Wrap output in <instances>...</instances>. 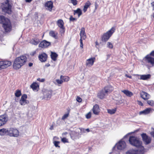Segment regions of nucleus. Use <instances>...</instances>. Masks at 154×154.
<instances>
[{
  "mask_svg": "<svg viewBox=\"0 0 154 154\" xmlns=\"http://www.w3.org/2000/svg\"><path fill=\"white\" fill-rule=\"evenodd\" d=\"M151 4L152 7L154 8V1L151 3Z\"/></svg>",
  "mask_w": 154,
  "mask_h": 154,
  "instance_id": "052dcab7",
  "label": "nucleus"
},
{
  "mask_svg": "<svg viewBox=\"0 0 154 154\" xmlns=\"http://www.w3.org/2000/svg\"><path fill=\"white\" fill-rule=\"evenodd\" d=\"M150 55L154 57V51H152L150 53Z\"/></svg>",
  "mask_w": 154,
  "mask_h": 154,
  "instance_id": "13d9d810",
  "label": "nucleus"
},
{
  "mask_svg": "<svg viewBox=\"0 0 154 154\" xmlns=\"http://www.w3.org/2000/svg\"><path fill=\"white\" fill-rule=\"evenodd\" d=\"M57 24L60 28L64 27V23L62 20L60 19L58 20L57 22Z\"/></svg>",
  "mask_w": 154,
  "mask_h": 154,
  "instance_id": "c85d7f7f",
  "label": "nucleus"
},
{
  "mask_svg": "<svg viewBox=\"0 0 154 154\" xmlns=\"http://www.w3.org/2000/svg\"><path fill=\"white\" fill-rule=\"evenodd\" d=\"M40 42V41L39 39L35 38L31 40L30 41V43L32 45H36Z\"/></svg>",
  "mask_w": 154,
  "mask_h": 154,
  "instance_id": "bb28decb",
  "label": "nucleus"
},
{
  "mask_svg": "<svg viewBox=\"0 0 154 154\" xmlns=\"http://www.w3.org/2000/svg\"><path fill=\"white\" fill-rule=\"evenodd\" d=\"M95 9H97V8L98 7V5L96 2H95Z\"/></svg>",
  "mask_w": 154,
  "mask_h": 154,
  "instance_id": "6e6d98bb",
  "label": "nucleus"
},
{
  "mask_svg": "<svg viewBox=\"0 0 154 154\" xmlns=\"http://www.w3.org/2000/svg\"><path fill=\"white\" fill-rule=\"evenodd\" d=\"M125 76L130 79H131L132 78V77L131 76L128 75L127 74H125Z\"/></svg>",
  "mask_w": 154,
  "mask_h": 154,
  "instance_id": "4d7b16f0",
  "label": "nucleus"
},
{
  "mask_svg": "<svg viewBox=\"0 0 154 154\" xmlns=\"http://www.w3.org/2000/svg\"><path fill=\"white\" fill-rule=\"evenodd\" d=\"M65 31V28L64 27H60V32L61 36L64 35Z\"/></svg>",
  "mask_w": 154,
  "mask_h": 154,
  "instance_id": "4c0bfd02",
  "label": "nucleus"
},
{
  "mask_svg": "<svg viewBox=\"0 0 154 154\" xmlns=\"http://www.w3.org/2000/svg\"><path fill=\"white\" fill-rule=\"evenodd\" d=\"M74 134H77V133H76V132H75V131H73L72 132V134H71V137H74L75 138L77 137V135H75V136H73V135Z\"/></svg>",
  "mask_w": 154,
  "mask_h": 154,
  "instance_id": "a18cd8bd",
  "label": "nucleus"
},
{
  "mask_svg": "<svg viewBox=\"0 0 154 154\" xmlns=\"http://www.w3.org/2000/svg\"><path fill=\"white\" fill-rule=\"evenodd\" d=\"M52 91L51 90H46L44 93V96L48 100L50 99L52 95Z\"/></svg>",
  "mask_w": 154,
  "mask_h": 154,
  "instance_id": "4468645a",
  "label": "nucleus"
},
{
  "mask_svg": "<svg viewBox=\"0 0 154 154\" xmlns=\"http://www.w3.org/2000/svg\"><path fill=\"white\" fill-rule=\"evenodd\" d=\"M129 141L131 145L138 148L139 151L141 152L143 151L144 148L142 146V142L138 138L135 136H131L129 137Z\"/></svg>",
  "mask_w": 154,
  "mask_h": 154,
  "instance_id": "f03ea898",
  "label": "nucleus"
},
{
  "mask_svg": "<svg viewBox=\"0 0 154 154\" xmlns=\"http://www.w3.org/2000/svg\"><path fill=\"white\" fill-rule=\"evenodd\" d=\"M51 45V42L44 40L41 42L39 45V47L42 48H46Z\"/></svg>",
  "mask_w": 154,
  "mask_h": 154,
  "instance_id": "9b49d317",
  "label": "nucleus"
},
{
  "mask_svg": "<svg viewBox=\"0 0 154 154\" xmlns=\"http://www.w3.org/2000/svg\"><path fill=\"white\" fill-rule=\"evenodd\" d=\"M2 61H0V69H3V68H2L3 65L2 64Z\"/></svg>",
  "mask_w": 154,
  "mask_h": 154,
  "instance_id": "864d4df0",
  "label": "nucleus"
},
{
  "mask_svg": "<svg viewBox=\"0 0 154 154\" xmlns=\"http://www.w3.org/2000/svg\"><path fill=\"white\" fill-rule=\"evenodd\" d=\"M53 129V126L52 125L51 126L50 128V130H52Z\"/></svg>",
  "mask_w": 154,
  "mask_h": 154,
  "instance_id": "338daca9",
  "label": "nucleus"
},
{
  "mask_svg": "<svg viewBox=\"0 0 154 154\" xmlns=\"http://www.w3.org/2000/svg\"><path fill=\"white\" fill-rule=\"evenodd\" d=\"M93 113L96 115H98L100 112V109L97 104L95 105L93 108Z\"/></svg>",
  "mask_w": 154,
  "mask_h": 154,
  "instance_id": "ddd939ff",
  "label": "nucleus"
},
{
  "mask_svg": "<svg viewBox=\"0 0 154 154\" xmlns=\"http://www.w3.org/2000/svg\"><path fill=\"white\" fill-rule=\"evenodd\" d=\"M107 96V94H105V92L103 89L99 92L97 94L98 97L101 99H103Z\"/></svg>",
  "mask_w": 154,
  "mask_h": 154,
  "instance_id": "dca6fc26",
  "label": "nucleus"
},
{
  "mask_svg": "<svg viewBox=\"0 0 154 154\" xmlns=\"http://www.w3.org/2000/svg\"><path fill=\"white\" fill-rule=\"evenodd\" d=\"M82 40H83L82 38H80V44H83L82 43Z\"/></svg>",
  "mask_w": 154,
  "mask_h": 154,
  "instance_id": "680f3d73",
  "label": "nucleus"
},
{
  "mask_svg": "<svg viewBox=\"0 0 154 154\" xmlns=\"http://www.w3.org/2000/svg\"><path fill=\"white\" fill-rule=\"evenodd\" d=\"M0 23L3 24V26L6 32L10 31L11 28L9 20L2 15L0 16Z\"/></svg>",
  "mask_w": 154,
  "mask_h": 154,
  "instance_id": "7ed1b4c3",
  "label": "nucleus"
},
{
  "mask_svg": "<svg viewBox=\"0 0 154 154\" xmlns=\"http://www.w3.org/2000/svg\"><path fill=\"white\" fill-rule=\"evenodd\" d=\"M32 65H33L32 63H29V66H30V67L32 66Z\"/></svg>",
  "mask_w": 154,
  "mask_h": 154,
  "instance_id": "0e129e2a",
  "label": "nucleus"
},
{
  "mask_svg": "<svg viewBox=\"0 0 154 154\" xmlns=\"http://www.w3.org/2000/svg\"><path fill=\"white\" fill-rule=\"evenodd\" d=\"M95 58H91L87 60L86 62V65L88 66H92L95 60Z\"/></svg>",
  "mask_w": 154,
  "mask_h": 154,
  "instance_id": "a211bd4d",
  "label": "nucleus"
},
{
  "mask_svg": "<svg viewBox=\"0 0 154 154\" xmlns=\"http://www.w3.org/2000/svg\"><path fill=\"white\" fill-rule=\"evenodd\" d=\"M115 29L112 27L106 32L104 33L102 37V40L103 41H107L114 32Z\"/></svg>",
  "mask_w": 154,
  "mask_h": 154,
  "instance_id": "20e7f679",
  "label": "nucleus"
},
{
  "mask_svg": "<svg viewBox=\"0 0 154 154\" xmlns=\"http://www.w3.org/2000/svg\"><path fill=\"white\" fill-rule=\"evenodd\" d=\"M138 76H140V79L143 80H146L148 79H149L150 77V75L149 74L148 75H137Z\"/></svg>",
  "mask_w": 154,
  "mask_h": 154,
  "instance_id": "b1692460",
  "label": "nucleus"
},
{
  "mask_svg": "<svg viewBox=\"0 0 154 154\" xmlns=\"http://www.w3.org/2000/svg\"><path fill=\"white\" fill-rule=\"evenodd\" d=\"M60 79L63 81V82H67L69 80V78L68 76H64L61 75L60 77Z\"/></svg>",
  "mask_w": 154,
  "mask_h": 154,
  "instance_id": "c9c22d12",
  "label": "nucleus"
},
{
  "mask_svg": "<svg viewBox=\"0 0 154 154\" xmlns=\"http://www.w3.org/2000/svg\"><path fill=\"white\" fill-rule=\"evenodd\" d=\"M57 54L55 52H51V57L52 60L55 61L57 60Z\"/></svg>",
  "mask_w": 154,
  "mask_h": 154,
  "instance_id": "7c9ffc66",
  "label": "nucleus"
},
{
  "mask_svg": "<svg viewBox=\"0 0 154 154\" xmlns=\"http://www.w3.org/2000/svg\"><path fill=\"white\" fill-rule=\"evenodd\" d=\"M83 44H80V47L82 48H83Z\"/></svg>",
  "mask_w": 154,
  "mask_h": 154,
  "instance_id": "69168bd1",
  "label": "nucleus"
},
{
  "mask_svg": "<svg viewBox=\"0 0 154 154\" xmlns=\"http://www.w3.org/2000/svg\"><path fill=\"white\" fill-rule=\"evenodd\" d=\"M37 80L39 82H43L45 81V79H41L40 78H38L37 79Z\"/></svg>",
  "mask_w": 154,
  "mask_h": 154,
  "instance_id": "8fccbe9b",
  "label": "nucleus"
},
{
  "mask_svg": "<svg viewBox=\"0 0 154 154\" xmlns=\"http://www.w3.org/2000/svg\"><path fill=\"white\" fill-rule=\"evenodd\" d=\"M8 120L6 115H4L0 116V126L5 124Z\"/></svg>",
  "mask_w": 154,
  "mask_h": 154,
  "instance_id": "0eeeda50",
  "label": "nucleus"
},
{
  "mask_svg": "<svg viewBox=\"0 0 154 154\" xmlns=\"http://www.w3.org/2000/svg\"><path fill=\"white\" fill-rule=\"evenodd\" d=\"M91 112H89L86 115V117L87 119H90L91 117Z\"/></svg>",
  "mask_w": 154,
  "mask_h": 154,
  "instance_id": "79ce46f5",
  "label": "nucleus"
},
{
  "mask_svg": "<svg viewBox=\"0 0 154 154\" xmlns=\"http://www.w3.org/2000/svg\"><path fill=\"white\" fill-rule=\"evenodd\" d=\"M45 7L46 9L50 11H51L53 7V3L51 1H48L45 4Z\"/></svg>",
  "mask_w": 154,
  "mask_h": 154,
  "instance_id": "f3484780",
  "label": "nucleus"
},
{
  "mask_svg": "<svg viewBox=\"0 0 154 154\" xmlns=\"http://www.w3.org/2000/svg\"><path fill=\"white\" fill-rule=\"evenodd\" d=\"M15 95L17 97L20 96L21 95V91L19 90H16L15 93Z\"/></svg>",
  "mask_w": 154,
  "mask_h": 154,
  "instance_id": "e433bc0d",
  "label": "nucleus"
},
{
  "mask_svg": "<svg viewBox=\"0 0 154 154\" xmlns=\"http://www.w3.org/2000/svg\"><path fill=\"white\" fill-rule=\"evenodd\" d=\"M74 14H77L79 17L82 14V11L80 8H78L76 10L74 11Z\"/></svg>",
  "mask_w": 154,
  "mask_h": 154,
  "instance_id": "f704fd0d",
  "label": "nucleus"
},
{
  "mask_svg": "<svg viewBox=\"0 0 154 154\" xmlns=\"http://www.w3.org/2000/svg\"><path fill=\"white\" fill-rule=\"evenodd\" d=\"M146 61L148 63H150L152 66H154V58L148 55L145 57Z\"/></svg>",
  "mask_w": 154,
  "mask_h": 154,
  "instance_id": "6ab92c4d",
  "label": "nucleus"
},
{
  "mask_svg": "<svg viewBox=\"0 0 154 154\" xmlns=\"http://www.w3.org/2000/svg\"><path fill=\"white\" fill-rule=\"evenodd\" d=\"M76 100L78 102H81L82 101V99L79 97H77L76 98Z\"/></svg>",
  "mask_w": 154,
  "mask_h": 154,
  "instance_id": "3c124183",
  "label": "nucleus"
},
{
  "mask_svg": "<svg viewBox=\"0 0 154 154\" xmlns=\"http://www.w3.org/2000/svg\"><path fill=\"white\" fill-rule=\"evenodd\" d=\"M80 38H82L83 40H85L86 38V36L85 32V29L84 27L81 28L80 31Z\"/></svg>",
  "mask_w": 154,
  "mask_h": 154,
  "instance_id": "412c9836",
  "label": "nucleus"
},
{
  "mask_svg": "<svg viewBox=\"0 0 154 154\" xmlns=\"http://www.w3.org/2000/svg\"><path fill=\"white\" fill-rule=\"evenodd\" d=\"M2 11L5 13L10 14L11 12V6L9 4H6L2 8Z\"/></svg>",
  "mask_w": 154,
  "mask_h": 154,
  "instance_id": "1a4fd4ad",
  "label": "nucleus"
},
{
  "mask_svg": "<svg viewBox=\"0 0 154 154\" xmlns=\"http://www.w3.org/2000/svg\"><path fill=\"white\" fill-rule=\"evenodd\" d=\"M27 58L25 56L22 55L16 58L14 61L13 66L15 69H18L25 64Z\"/></svg>",
  "mask_w": 154,
  "mask_h": 154,
  "instance_id": "f257e3e1",
  "label": "nucleus"
},
{
  "mask_svg": "<svg viewBox=\"0 0 154 154\" xmlns=\"http://www.w3.org/2000/svg\"><path fill=\"white\" fill-rule=\"evenodd\" d=\"M107 47L109 48L112 49L113 48V46L112 43L110 42H108L106 44Z\"/></svg>",
  "mask_w": 154,
  "mask_h": 154,
  "instance_id": "58836bf2",
  "label": "nucleus"
},
{
  "mask_svg": "<svg viewBox=\"0 0 154 154\" xmlns=\"http://www.w3.org/2000/svg\"><path fill=\"white\" fill-rule=\"evenodd\" d=\"M77 19L75 18H73L72 16H71L69 18V20L71 21H76Z\"/></svg>",
  "mask_w": 154,
  "mask_h": 154,
  "instance_id": "49530a36",
  "label": "nucleus"
},
{
  "mask_svg": "<svg viewBox=\"0 0 154 154\" xmlns=\"http://www.w3.org/2000/svg\"><path fill=\"white\" fill-rule=\"evenodd\" d=\"M91 2L89 1L85 3L83 9L84 12H85L86 11L88 8L91 5Z\"/></svg>",
  "mask_w": 154,
  "mask_h": 154,
  "instance_id": "a878e982",
  "label": "nucleus"
},
{
  "mask_svg": "<svg viewBox=\"0 0 154 154\" xmlns=\"http://www.w3.org/2000/svg\"><path fill=\"white\" fill-rule=\"evenodd\" d=\"M143 140L146 144L150 143L151 141L150 138L148 137L145 134H141Z\"/></svg>",
  "mask_w": 154,
  "mask_h": 154,
  "instance_id": "6e6552de",
  "label": "nucleus"
},
{
  "mask_svg": "<svg viewBox=\"0 0 154 154\" xmlns=\"http://www.w3.org/2000/svg\"><path fill=\"white\" fill-rule=\"evenodd\" d=\"M49 35L50 36L57 39V32L55 31L51 30L50 31L49 33Z\"/></svg>",
  "mask_w": 154,
  "mask_h": 154,
  "instance_id": "5701e85b",
  "label": "nucleus"
},
{
  "mask_svg": "<svg viewBox=\"0 0 154 154\" xmlns=\"http://www.w3.org/2000/svg\"><path fill=\"white\" fill-rule=\"evenodd\" d=\"M61 140L64 143H67L68 142L67 139L66 138L64 137L62 138L61 139Z\"/></svg>",
  "mask_w": 154,
  "mask_h": 154,
  "instance_id": "de8ad7c7",
  "label": "nucleus"
},
{
  "mask_svg": "<svg viewBox=\"0 0 154 154\" xmlns=\"http://www.w3.org/2000/svg\"><path fill=\"white\" fill-rule=\"evenodd\" d=\"M68 114H65L62 117V119L63 120H64L65 119L67 118L68 117Z\"/></svg>",
  "mask_w": 154,
  "mask_h": 154,
  "instance_id": "09e8293b",
  "label": "nucleus"
},
{
  "mask_svg": "<svg viewBox=\"0 0 154 154\" xmlns=\"http://www.w3.org/2000/svg\"><path fill=\"white\" fill-rule=\"evenodd\" d=\"M150 134L151 136L154 138V129H153V130L151 132Z\"/></svg>",
  "mask_w": 154,
  "mask_h": 154,
  "instance_id": "603ef678",
  "label": "nucleus"
},
{
  "mask_svg": "<svg viewBox=\"0 0 154 154\" xmlns=\"http://www.w3.org/2000/svg\"><path fill=\"white\" fill-rule=\"evenodd\" d=\"M32 0H25L26 2H31Z\"/></svg>",
  "mask_w": 154,
  "mask_h": 154,
  "instance_id": "e2e57ef3",
  "label": "nucleus"
},
{
  "mask_svg": "<svg viewBox=\"0 0 154 154\" xmlns=\"http://www.w3.org/2000/svg\"><path fill=\"white\" fill-rule=\"evenodd\" d=\"M141 97L144 100H147L150 97V95L147 93L142 91L140 93Z\"/></svg>",
  "mask_w": 154,
  "mask_h": 154,
  "instance_id": "aec40b11",
  "label": "nucleus"
},
{
  "mask_svg": "<svg viewBox=\"0 0 154 154\" xmlns=\"http://www.w3.org/2000/svg\"><path fill=\"white\" fill-rule=\"evenodd\" d=\"M116 146L118 149L122 150L125 148L126 147V145L125 141L120 140L116 144Z\"/></svg>",
  "mask_w": 154,
  "mask_h": 154,
  "instance_id": "423d86ee",
  "label": "nucleus"
},
{
  "mask_svg": "<svg viewBox=\"0 0 154 154\" xmlns=\"http://www.w3.org/2000/svg\"><path fill=\"white\" fill-rule=\"evenodd\" d=\"M8 129L3 128L0 129V135L1 136H4L6 134L8 135Z\"/></svg>",
  "mask_w": 154,
  "mask_h": 154,
  "instance_id": "393cba45",
  "label": "nucleus"
},
{
  "mask_svg": "<svg viewBox=\"0 0 154 154\" xmlns=\"http://www.w3.org/2000/svg\"><path fill=\"white\" fill-rule=\"evenodd\" d=\"M107 111L108 113L111 115H112L116 112V108H114L111 109H108Z\"/></svg>",
  "mask_w": 154,
  "mask_h": 154,
  "instance_id": "72a5a7b5",
  "label": "nucleus"
},
{
  "mask_svg": "<svg viewBox=\"0 0 154 154\" xmlns=\"http://www.w3.org/2000/svg\"><path fill=\"white\" fill-rule=\"evenodd\" d=\"M56 82L58 84H62L63 82V81L62 80V79H57L56 80Z\"/></svg>",
  "mask_w": 154,
  "mask_h": 154,
  "instance_id": "37998d69",
  "label": "nucleus"
},
{
  "mask_svg": "<svg viewBox=\"0 0 154 154\" xmlns=\"http://www.w3.org/2000/svg\"><path fill=\"white\" fill-rule=\"evenodd\" d=\"M54 146L56 147H58L59 148L60 147V146L58 145L60 143V142L57 141H54Z\"/></svg>",
  "mask_w": 154,
  "mask_h": 154,
  "instance_id": "a19ab883",
  "label": "nucleus"
},
{
  "mask_svg": "<svg viewBox=\"0 0 154 154\" xmlns=\"http://www.w3.org/2000/svg\"><path fill=\"white\" fill-rule=\"evenodd\" d=\"M148 103L151 106H153L154 105V102L152 100H149L147 101Z\"/></svg>",
  "mask_w": 154,
  "mask_h": 154,
  "instance_id": "ea45409f",
  "label": "nucleus"
},
{
  "mask_svg": "<svg viewBox=\"0 0 154 154\" xmlns=\"http://www.w3.org/2000/svg\"><path fill=\"white\" fill-rule=\"evenodd\" d=\"M47 55L44 53L39 54L38 56L39 60L42 62H45L47 60Z\"/></svg>",
  "mask_w": 154,
  "mask_h": 154,
  "instance_id": "f8f14e48",
  "label": "nucleus"
},
{
  "mask_svg": "<svg viewBox=\"0 0 154 154\" xmlns=\"http://www.w3.org/2000/svg\"><path fill=\"white\" fill-rule=\"evenodd\" d=\"M122 92L128 97H130L133 95V94L132 92L127 90H122Z\"/></svg>",
  "mask_w": 154,
  "mask_h": 154,
  "instance_id": "cd10ccee",
  "label": "nucleus"
},
{
  "mask_svg": "<svg viewBox=\"0 0 154 154\" xmlns=\"http://www.w3.org/2000/svg\"><path fill=\"white\" fill-rule=\"evenodd\" d=\"M137 102L139 105L141 106H142L143 105V103L140 101H138Z\"/></svg>",
  "mask_w": 154,
  "mask_h": 154,
  "instance_id": "5fc2aeb1",
  "label": "nucleus"
},
{
  "mask_svg": "<svg viewBox=\"0 0 154 154\" xmlns=\"http://www.w3.org/2000/svg\"><path fill=\"white\" fill-rule=\"evenodd\" d=\"M27 96L26 94H23L21 97L20 101V103L21 105H25L26 104H28L29 102L26 100Z\"/></svg>",
  "mask_w": 154,
  "mask_h": 154,
  "instance_id": "9d476101",
  "label": "nucleus"
},
{
  "mask_svg": "<svg viewBox=\"0 0 154 154\" xmlns=\"http://www.w3.org/2000/svg\"><path fill=\"white\" fill-rule=\"evenodd\" d=\"M30 87L33 90H37L38 89V88H39V86L36 83H32L30 85Z\"/></svg>",
  "mask_w": 154,
  "mask_h": 154,
  "instance_id": "c756f323",
  "label": "nucleus"
},
{
  "mask_svg": "<svg viewBox=\"0 0 154 154\" xmlns=\"http://www.w3.org/2000/svg\"><path fill=\"white\" fill-rule=\"evenodd\" d=\"M151 110V108H147L145 109V110L141 111L140 112V114H146L149 113L150 110Z\"/></svg>",
  "mask_w": 154,
  "mask_h": 154,
  "instance_id": "2f4dec72",
  "label": "nucleus"
},
{
  "mask_svg": "<svg viewBox=\"0 0 154 154\" xmlns=\"http://www.w3.org/2000/svg\"><path fill=\"white\" fill-rule=\"evenodd\" d=\"M70 1L74 5H75L77 4V1L76 0H70Z\"/></svg>",
  "mask_w": 154,
  "mask_h": 154,
  "instance_id": "c03bdc74",
  "label": "nucleus"
},
{
  "mask_svg": "<svg viewBox=\"0 0 154 154\" xmlns=\"http://www.w3.org/2000/svg\"><path fill=\"white\" fill-rule=\"evenodd\" d=\"M86 131L88 132H89V130L88 128L86 129Z\"/></svg>",
  "mask_w": 154,
  "mask_h": 154,
  "instance_id": "774afa93",
  "label": "nucleus"
},
{
  "mask_svg": "<svg viewBox=\"0 0 154 154\" xmlns=\"http://www.w3.org/2000/svg\"><path fill=\"white\" fill-rule=\"evenodd\" d=\"M19 134V132L17 129L13 128L8 129V135L10 136L17 137Z\"/></svg>",
  "mask_w": 154,
  "mask_h": 154,
  "instance_id": "39448f33",
  "label": "nucleus"
},
{
  "mask_svg": "<svg viewBox=\"0 0 154 154\" xmlns=\"http://www.w3.org/2000/svg\"><path fill=\"white\" fill-rule=\"evenodd\" d=\"M103 89L105 92V94H106L108 95L113 90V88L111 86H109L105 87Z\"/></svg>",
  "mask_w": 154,
  "mask_h": 154,
  "instance_id": "2eb2a0df",
  "label": "nucleus"
},
{
  "mask_svg": "<svg viewBox=\"0 0 154 154\" xmlns=\"http://www.w3.org/2000/svg\"><path fill=\"white\" fill-rule=\"evenodd\" d=\"M2 62L3 66L2 67L3 68V69L7 67L11 64V62L9 61H2Z\"/></svg>",
  "mask_w": 154,
  "mask_h": 154,
  "instance_id": "4be33fe9",
  "label": "nucleus"
},
{
  "mask_svg": "<svg viewBox=\"0 0 154 154\" xmlns=\"http://www.w3.org/2000/svg\"><path fill=\"white\" fill-rule=\"evenodd\" d=\"M95 44H96V47L97 48V46L99 45V43H98V42L97 41L96 42H95Z\"/></svg>",
  "mask_w": 154,
  "mask_h": 154,
  "instance_id": "bf43d9fd",
  "label": "nucleus"
},
{
  "mask_svg": "<svg viewBox=\"0 0 154 154\" xmlns=\"http://www.w3.org/2000/svg\"><path fill=\"white\" fill-rule=\"evenodd\" d=\"M138 149L137 150H135L134 149H131L126 152V154H137L138 153Z\"/></svg>",
  "mask_w": 154,
  "mask_h": 154,
  "instance_id": "473e14b6",
  "label": "nucleus"
}]
</instances>
